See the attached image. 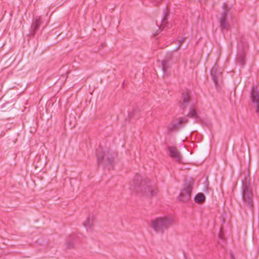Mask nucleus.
I'll use <instances>...</instances> for the list:
<instances>
[{
  "instance_id": "6",
  "label": "nucleus",
  "mask_w": 259,
  "mask_h": 259,
  "mask_svg": "<svg viewBox=\"0 0 259 259\" xmlns=\"http://www.w3.org/2000/svg\"><path fill=\"white\" fill-rule=\"evenodd\" d=\"M95 218L92 214H90L84 221L83 225L88 229H91L94 226Z\"/></svg>"
},
{
  "instance_id": "1",
  "label": "nucleus",
  "mask_w": 259,
  "mask_h": 259,
  "mask_svg": "<svg viewBox=\"0 0 259 259\" xmlns=\"http://www.w3.org/2000/svg\"><path fill=\"white\" fill-rule=\"evenodd\" d=\"M173 223L174 220L172 218L161 217L152 220L151 222V225L156 233L163 234L164 230H167Z\"/></svg>"
},
{
  "instance_id": "12",
  "label": "nucleus",
  "mask_w": 259,
  "mask_h": 259,
  "mask_svg": "<svg viewBox=\"0 0 259 259\" xmlns=\"http://www.w3.org/2000/svg\"><path fill=\"white\" fill-rule=\"evenodd\" d=\"M182 120H183L182 118H179V121L178 122L172 124V126L169 127V129L172 130H174V129H175L176 128H177V127L178 126V125H179L180 124H181L182 123Z\"/></svg>"
},
{
  "instance_id": "10",
  "label": "nucleus",
  "mask_w": 259,
  "mask_h": 259,
  "mask_svg": "<svg viewBox=\"0 0 259 259\" xmlns=\"http://www.w3.org/2000/svg\"><path fill=\"white\" fill-rule=\"evenodd\" d=\"M189 101V95L188 93H183L182 95V99L180 103L183 107H185Z\"/></svg>"
},
{
  "instance_id": "8",
  "label": "nucleus",
  "mask_w": 259,
  "mask_h": 259,
  "mask_svg": "<svg viewBox=\"0 0 259 259\" xmlns=\"http://www.w3.org/2000/svg\"><path fill=\"white\" fill-rule=\"evenodd\" d=\"M220 23L222 29H228L230 27L228 21L226 12H225L222 14V18L220 20Z\"/></svg>"
},
{
  "instance_id": "7",
  "label": "nucleus",
  "mask_w": 259,
  "mask_h": 259,
  "mask_svg": "<svg viewBox=\"0 0 259 259\" xmlns=\"http://www.w3.org/2000/svg\"><path fill=\"white\" fill-rule=\"evenodd\" d=\"M191 189L187 187L184 189L180 194V200L183 201L188 200L191 196Z\"/></svg>"
},
{
  "instance_id": "3",
  "label": "nucleus",
  "mask_w": 259,
  "mask_h": 259,
  "mask_svg": "<svg viewBox=\"0 0 259 259\" xmlns=\"http://www.w3.org/2000/svg\"><path fill=\"white\" fill-rule=\"evenodd\" d=\"M251 100L253 107L256 109V112L259 113V93L256 87L252 88Z\"/></svg>"
},
{
  "instance_id": "11",
  "label": "nucleus",
  "mask_w": 259,
  "mask_h": 259,
  "mask_svg": "<svg viewBox=\"0 0 259 259\" xmlns=\"http://www.w3.org/2000/svg\"><path fill=\"white\" fill-rule=\"evenodd\" d=\"M205 199L204 195L202 193H198L195 197V200L198 203L203 202Z\"/></svg>"
},
{
  "instance_id": "13",
  "label": "nucleus",
  "mask_w": 259,
  "mask_h": 259,
  "mask_svg": "<svg viewBox=\"0 0 259 259\" xmlns=\"http://www.w3.org/2000/svg\"><path fill=\"white\" fill-rule=\"evenodd\" d=\"M189 116L191 117H196L197 116L196 111L194 109H192L189 113Z\"/></svg>"
},
{
  "instance_id": "15",
  "label": "nucleus",
  "mask_w": 259,
  "mask_h": 259,
  "mask_svg": "<svg viewBox=\"0 0 259 259\" xmlns=\"http://www.w3.org/2000/svg\"><path fill=\"white\" fill-rule=\"evenodd\" d=\"M238 60H239L240 62H241V63L243 62V57H241L240 58H238Z\"/></svg>"
},
{
  "instance_id": "2",
  "label": "nucleus",
  "mask_w": 259,
  "mask_h": 259,
  "mask_svg": "<svg viewBox=\"0 0 259 259\" xmlns=\"http://www.w3.org/2000/svg\"><path fill=\"white\" fill-rule=\"evenodd\" d=\"M140 190L146 196L151 197L156 194L157 190L154 183H152L148 179H144L141 181L139 185Z\"/></svg>"
},
{
  "instance_id": "4",
  "label": "nucleus",
  "mask_w": 259,
  "mask_h": 259,
  "mask_svg": "<svg viewBox=\"0 0 259 259\" xmlns=\"http://www.w3.org/2000/svg\"><path fill=\"white\" fill-rule=\"evenodd\" d=\"M251 196L252 194L250 189L249 187L245 184L243 186V199L245 202L247 203L250 206H252Z\"/></svg>"
},
{
  "instance_id": "5",
  "label": "nucleus",
  "mask_w": 259,
  "mask_h": 259,
  "mask_svg": "<svg viewBox=\"0 0 259 259\" xmlns=\"http://www.w3.org/2000/svg\"><path fill=\"white\" fill-rule=\"evenodd\" d=\"M170 156L176 161L181 162L182 156L178 150L174 147H168Z\"/></svg>"
},
{
  "instance_id": "14",
  "label": "nucleus",
  "mask_w": 259,
  "mask_h": 259,
  "mask_svg": "<svg viewBox=\"0 0 259 259\" xmlns=\"http://www.w3.org/2000/svg\"><path fill=\"white\" fill-rule=\"evenodd\" d=\"M162 68L164 71H166L167 70V67L166 66L165 63L164 62H162Z\"/></svg>"
},
{
  "instance_id": "9",
  "label": "nucleus",
  "mask_w": 259,
  "mask_h": 259,
  "mask_svg": "<svg viewBox=\"0 0 259 259\" xmlns=\"http://www.w3.org/2000/svg\"><path fill=\"white\" fill-rule=\"evenodd\" d=\"M41 23L40 17H36L34 18L31 26V31L34 33L38 29Z\"/></svg>"
},
{
  "instance_id": "16",
  "label": "nucleus",
  "mask_w": 259,
  "mask_h": 259,
  "mask_svg": "<svg viewBox=\"0 0 259 259\" xmlns=\"http://www.w3.org/2000/svg\"><path fill=\"white\" fill-rule=\"evenodd\" d=\"M214 70H215V68H214V67H213V68H212V70H211V75H212V76H214V75L213 74V72H214Z\"/></svg>"
}]
</instances>
